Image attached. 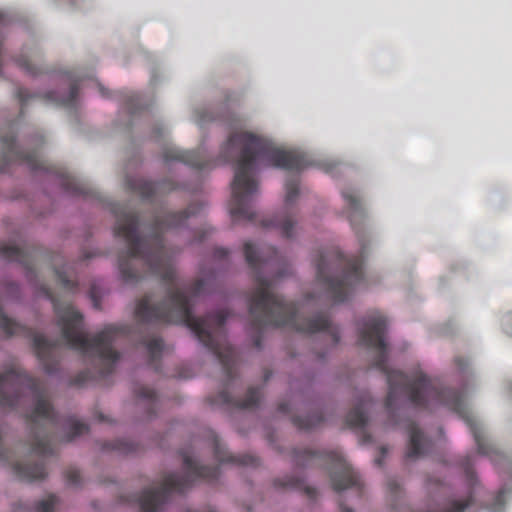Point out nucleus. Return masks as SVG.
I'll use <instances>...</instances> for the list:
<instances>
[{
	"label": "nucleus",
	"mask_w": 512,
	"mask_h": 512,
	"mask_svg": "<svg viewBox=\"0 0 512 512\" xmlns=\"http://www.w3.org/2000/svg\"><path fill=\"white\" fill-rule=\"evenodd\" d=\"M7 291L16 295L19 292V287L16 283L10 282L7 284Z\"/></svg>",
	"instance_id": "obj_40"
},
{
	"label": "nucleus",
	"mask_w": 512,
	"mask_h": 512,
	"mask_svg": "<svg viewBox=\"0 0 512 512\" xmlns=\"http://www.w3.org/2000/svg\"><path fill=\"white\" fill-rule=\"evenodd\" d=\"M58 497L50 494L46 499L40 500L35 506V512H54L58 504Z\"/></svg>",
	"instance_id": "obj_28"
},
{
	"label": "nucleus",
	"mask_w": 512,
	"mask_h": 512,
	"mask_svg": "<svg viewBox=\"0 0 512 512\" xmlns=\"http://www.w3.org/2000/svg\"><path fill=\"white\" fill-rule=\"evenodd\" d=\"M275 484L280 487H287V488H293V489H301L303 487V483L299 479H296L293 477L287 479V481H285V482L277 480L275 482Z\"/></svg>",
	"instance_id": "obj_32"
},
{
	"label": "nucleus",
	"mask_w": 512,
	"mask_h": 512,
	"mask_svg": "<svg viewBox=\"0 0 512 512\" xmlns=\"http://www.w3.org/2000/svg\"><path fill=\"white\" fill-rule=\"evenodd\" d=\"M29 390L35 400V407L27 415L31 433V450L39 456L53 453L49 427L58 424L57 414L46 396L43 383L25 373L20 367L13 365L0 374V407L14 409L19 406L22 392Z\"/></svg>",
	"instance_id": "obj_6"
},
{
	"label": "nucleus",
	"mask_w": 512,
	"mask_h": 512,
	"mask_svg": "<svg viewBox=\"0 0 512 512\" xmlns=\"http://www.w3.org/2000/svg\"><path fill=\"white\" fill-rule=\"evenodd\" d=\"M12 468L14 474L22 480H41L47 476L46 466L43 460L33 464L15 463Z\"/></svg>",
	"instance_id": "obj_18"
},
{
	"label": "nucleus",
	"mask_w": 512,
	"mask_h": 512,
	"mask_svg": "<svg viewBox=\"0 0 512 512\" xmlns=\"http://www.w3.org/2000/svg\"><path fill=\"white\" fill-rule=\"evenodd\" d=\"M134 393L138 399L147 401L149 409L148 414H154V410L157 405V395L155 391L149 387L140 385L135 387Z\"/></svg>",
	"instance_id": "obj_26"
},
{
	"label": "nucleus",
	"mask_w": 512,
	"mask_h": 512,
	"mask_svg": "<svg viewBox=\"0 0 512 512\" xmlns=\"http://www.w3.org/2000/svg\"><path fill=\"white\" fill-rule=\"evenodd\" d=\"M409 433V443L406 452L408 459H416L425 455L430 448V441L424 436L423 432L418 428L416 423L409 421L406 426Z\"/></svg>",
	"instance_id": "obj_17"
},
{
	"label": "nucleus",
	"mask_w": 512,
	"mask_h": 512,
	"mask_svg": "<svg viewBox=\"0 0 512 512\" xmlns=\"http://www.w3.org/2000/svg\"><path fill=\"white\" fill-rule=\"evenodd\" d=\"M504 495H505V491L504 490H500L496 496V502L497 503H501L504 499Z\"/></svg>",
	"instance_id": "obj_43"
},
{
	"label": "nucleus",
	"mask_w": 512,
	"mask_h": 512,
	"mask_svg": "<svg viewBox=\"0 0 512 512\" xmlns=\"http://www.w3.org/2000/svg\"><path fill=\"white\" fill-rule=\"evenodd\" d=\"M79 93V87L77 83H73L70 86L69 92L65 97H59L56 92L51 91L48 92L44 98L47 101L56 103L57 105L65 106V107H72L74 106L77 97Z\"/></svg>",
	"instance_id": "obj_22"
},
{
	"label": "nucleus",
	"mask_w": 512,
	"mask_h": 512,
	"mask_svg": "<svg viewBox=\"0 0 512 512\" xmlns=\"http://www.w3.org/2000/svg\"><path fill=\"white\" fill-rule=\"evenodd\" d=\"M228 255H229V251H228L227 249H224V248H216V249L214 250V257H215L216 259H219V260H221V259H225V258H227V257H228Z\"/></svg>",
	"instance_id": "obj_37"
},
{
	"label": "nucleus",
	"mask_w": 512,
	"mask_h": 512,
	"mask_svg": "<svg viewBox=\"0 0 512 512\" xmlns=\"http://www.w3.org/2000/svg\"><path fill=\"white\" fill-rule=\"evenodd\" d=\"M90 297H91V300H92V303H93V306L95 309H100V299L96 293V289L95 287H92L91 290H90Z\"/></svg>",
	"instance_id": "obj_36"
},
{
	"label": "nucleus",
	"mask_w": 512,
	"mask_h": 512,
	"mask_svg": "<svg viewBox=\"0 0 512 512\" xmlns=\"http://www.w3.org/2000/svg\"><path fill=\"white\" fill-rule=\"evenodd\" d=\"M127 188L137 193L142 199L154 201L156 196L173 191L177 188L176 184L171 180H163L161 182H152L142 178H127Z\"/></svg>",
	"instance_id": "obj_12"
},
{
	"label": "nucleus",
	"mask_w": 512,
	"mask_h": 512,
	"mask_svg": "<svg viewBox=\"0 0 512 512\" xmlns=\"http://www.w3.org/2000/svg\"><path fill=\"white\" fill-rule=\"evenodd\" d=\"M65 477L69 485L79 486L81 484V474L76 468H69L65 473Z\"/></svg>",
	"instance_id": "obj_31"
},
{
	"label": "nucleus",
	"mask_w": 512,
	"mask_h": 512,
	"mask_svg": "<svg viewBox=\"0 0 512 512\" xmlns=\"http://www.w3.org/2000/svg\"><path fill=\"white\" fill-rule=\"evenodd\" d=\"M210 438H211V447L214 451L215 458L222 463H232V464H239L244 466H257L258 465V459L252 455H232L230 454L224 446L221 444L220 440L218 439L217 435L210 431Z\"/></svg>",
	"instance_id": "obj_16"
},
{
	"label": "nucleus",
	"mask_w": 512,
	"mask_h": 512,
	"mask_svg": "<svg viewBox=\"0 0 512 512\" xmlns=\"http://www.w3.org/2000/svg\"><path fill=\"white\" fill-rule=\"evenodd\" d=\"M202 206L191 203L181 211L157 213L150 224V235L141 238L138 234L139 216L126 205L116 204L112 211L116 217L114 235L124 239L127 249L118 258L121 277L126 283H136L150 272L161 278L167 288L166 298L158 304L152 303L151 295L143 296L135 308L139 328L145 325L184 324L197 339L220 361L226 377L222 391L209 396L212 405H228L240 409L258 406L260 388L248 389L244 399L232 396L230 388L237 377V356L235 349L227 342L225 323L230 315L222 309L197 318L192 313L191 298L204 292L205 280L198 279L190 287H181L177 281L172 256L164 245L163 234L169 230L184 227L187 221L200 213Z\"/></svg>",
	"instance_id": "obj_1"
},
{
	"label": "nucleus",
	"mask_w": 512,
	"mask_h": 512,
	"mask_svg": "<svg viewBox=\"0 0 512 512\" xmlns=\"http://www.w3.org/2000/svg\"><path fill=\"white\" fill-rule=\"evenodd\" d=\"M140 343L146 347L149 364L159 371V362L164 350V343L162 338L154 335H143L140 338Z\"/></svg>",
	"instance_id": "obj_20"
},
{
	"label": "nucleus",
	"mask_w": 512,
	"mask_h": 512,
	"mask_svg": "<svg viewBox=\"0 0 512 512\" xmlns=\"http://www.w3.org/2000/svg\"><path fill=\"white\" fill-rule=\"evenodd\" d=\"M317 282L333 303H343L366 286L362 255L346 257L337 248L321 252L315 260Z\"/></svg>",
	"instance_id": "obj_7"
},
{
	"label": "nucleus",
	"mask_w": 512,
	"mask_h": 512,
	"mask_svg": "<svg viewBox=\"0 0 512 512\" xmlns=\"http://www.w3.org/2000/svg\"><path fill=\"white\" fill-rule=\"evenodd\" d=\"M41 291L53 304L57 316V325L61 329L66 344L70 348L97 360L99 377H106L111 374L120 358V354L114 349L113 344L120 337L128 336L130 328L126 325L111 324L89 338L82 330L83 315L79 311L75 310L71 304H61L50 288L42 286Z\"/></svg>",
	"instance_id": "obj_5"
},
{
	"label": "nucleus",
	"mask_w": 512,
	"mask_h": 512,
	"mask_svg": "<svg viewBox=\"0 0 512 512\" xmlns=\"http://www.w3.org/2000/svg\"><path fill=\"white\" fill-rule=\"evenodd\" d=\"M0 141L4 158V163L0 166L1 172L6 171L9 163L23 164L33 172L43 171L55 175L59 178L61 187L72 195L86 196L89 194L88 186L70 175L64 167L48 163L39 156L36 150L22 151L16 143L14 124H9L2 130Z\"/></svg>",
	"instance_id": "obj_9"
},
{
	"label": "nucleus",
	"mask_w": 512,
	"mask_h": 512,
	"mask_svg": "<svg viewBox=\"0 0 512 512\" xmlns=\"http://www.w3.org/2000/svg\"><path fill=\"white\" fill-rule=\"evenodd\" d=\"M507 326L509 328V333L512 335V314L508 316Z\"/></svg>",
	"instance_id": "obj_44"
},
{
	"label": "nucleus",
	"mask_w": 512,
	"mask_h": 512,
	"mask_svg": "<svg viewBox=\"0 0 512 512\" xmlns=\"http://www.w3.org/2000/svg\"><path fill=\"white\" fill-rule=\"evenodd\" d=\"M213 232V229L211 227L204 228L200 231L199 234H197L196 240L197 241H203L208 235H210Z\"/></svg>",
	"instance_id": "obj_38"
},
{
	"label": "nucleus",
	"mask_w": 512,
	"mask_h": 512,
	"mask_svg": "<svg viewBox=\"0 0 512 512\" xmlns=\"http://www.w3.org/2000/svg\"><path fill=\"white\" fill-rule=\"evenodd\" d=\"M340 512H353V510L348 508V507H346V506H344V505H341L340 506Z\"/></svg>",
	"instance_id": "obj_45"
},
{
	"label": "nucleus",
	"mask_w": 512,
	"mask_h": 512,
	"mask_svg": "<svg viewBox=\"0 0 512 512\" xmlns=\"http://www.w3.org/2000/svg\"><path fill=\"white\" fill-rule=\"evenodd\" d=\"M165 162L179 161L198 170L209 169L214 161L200 150H180L175 147H168L163 153Z\"/></svg>",
	"instance_id": "obj_13"
},
{
	"label": "nucleus",
	"mask_w": 512,
	"mask_h": 512,
	"mask_svg": "<svg viewBox=\"0 0 512 512\" xmlns=\"http://www.w3.org/2000/svg\"><path fill=\"white\" fill-rule=\"evenodd\" d=\"M293 457L298 466H308L316 459L324 460L329 465L331 484L337 492L351 487H361L360 476L339 451L315 452L308 449H295Z\"/></svg>",
	"instance_id": "obj_10"
},
{
	"label": "nucleus",
	"mask_w": 512,
	"mask_h": 512,
	"mask_svg": "<svg viewBox=\"0 0 512 512\" xmlns=\"http://www.w3.org/2000/svg\"><path fill=\"white\" fill-rule=\"evenodd\" d=\"M304 492L310 499H314L317 496V490L310 486H305Z\"/></svg>",
	"instance_id": "obj_39"
},
{
	"label": "nucleus",
	"mask_w": 512,
	"mask_h": 512,
	"mask_svg": "<svg viewBox=\"0 0 512 512\" xmlns=\"http://www.w3.org/2000/svg\"><path fill=\"white\" fill-rule=\"evenodd\" d=\"M324 421V417L322 412L314 411L306 416H294L292 418L293 424L301 430H310L318 425H320Z\"/></svg>",
	"instance_id": "obj_23"
},
{
	"label": "nucleus",
	"mask_w": 512,
	"mask_h": 512,
	"mask_svg": "<svg viewBox=\"0 0 512 512\" xmlns=\"http://www.w3.org/2000/svg\"><path fill=\"white\" fill-rule=\"evenodd\" d=\"M90 371L85 370L80 372L72 381V384L74 385H83L86 381H88L91 378Z\"/></svg>",
	"instance_id": "obj_35"
},
{
	"label": "nucleus",
	"mask_w": 512,
	"mask_h": 512,
	"mask_svg": "<svg viewBox=\"0 0 512 512\" xmlns=\"http://www.w3.org/2000/svg\"><path fill=\"white\" fill-rule=\"evenodd\" d=\"M52 263L56 279L61 287L67 291H75L77 283L71 279V267L63 262V257L60 254L55 255L52 259Z\"/></svg>",
	"instance_id": "obj_19"
},
{
	"label": "nucleus",
	"mask_w": 512,
	"mask_h": 512,
	"mask_svg": "<svg viewBox=\"0 0 512 512\" xmlns=\"http://www.w3.org/2000/svg\"><path fill=\"white\" fill-rule=\"evenodd\" d=\"M92 257V255H85V259Z\"/></svg>",
	"instance_id": "obj_50"
},
{
	"label": "nucleus",
	"mask_w": 512,
	"mask_h": 512,
	"mask_svg": "<svg viewBox=\"0 0 512 512\" xmlns=\"http://www.w3.org/2000/svg\"><path fill=\"white\" fill-rule=\"evenodd\" d=\"M138 445L129 439H117L111 442H104L102 449L116 451L120 454H130L137 451Z\"/></svg>",
	"instance_id": "obj_24"
},
{
	"label": "nucleus",
	"mask_w": 512,
	"mask_h": 512,
	"mask_svg": "<svg viewBox=\"0 0 512 512\" xmlns=\"http://www.w3.org/2000/svg\"><path fill=\"white\" fill-rule=\"evenodd\" d=\"M220 158L223 162L236 161L230 201L234 222L256 220L250 201L258 189L253 177L257 161L288 171H300L309 165L304 154L282 149L271 140L246 131H235L229 136L221 148Z\"/></svg>",
	"instance_id": "obj_4"
},
{
	"label": "nucleus",
	"mask_w": 512,
	"mask_h": 512,
	"mask_svg": "<svg viewBox=\"0 0 512 512\" xmlns=\"http://www.w3.org/2000/svg\"><path fill=\"white\" fill-rule=\"evenodd\" d=\"M204 121H205L204 119H200L199 124H202Z\"/></svg>",
	"instance_id": "obj_49"
},
{
	"label": "nucleus",
	"mask_w": 512,
	"mask_h": 512,
	"mask_svg": "<svg viewBox=\"0 0 512 512\" xmlns=\"http://www.w3.org/2000/svg\"><path fill=\"white\" fill-rule=\"evenodd\" d=\"M387 319L379 312L367 315L359 324L358 337L362 346L377 351L373 365L387 377L389 391L385 406L390 417L394 418L400 396L405 397L415 408L431 410L437 406H445L457 413L467 424L472 433L478 452L492 457L497 454L496 448L487 441L481 425L470 413L462 392L441 388L437 381L432 380L422 371L407 375L388 366V351L385 342Z\"/></svg>",
	"instance_id": "obj_2"
},
{
	"label": "nucleus",
	"mask_w": 512,
	"mask_h": 512,
	"mask_svg": "<svg viewBox=\"0 0 512 512\" xmlns=\"http://www.w3.org/2000/svg\"><path fill=\"white\" fill-rule=\"evenodd\" d=\"M254 344L257 348H260L261 346V340H260V336H257L254 340Z\"/></svg>",
	"instance_id": "obj_46"
},
{
	"label": "nucleus",
	"mask_w": 512,
	"mask_h": 512,
	"mask_svg": "<svg viewBox=\"0 0 512 512\" xmlns=\"http://www.w3.org/2000/svg\"><path fill=\"white\" fill-rule=\"evenodd\" d=\"M370 401L368 395H363L360 402L351 409L346 416V424L350 428H364L367 423V415L364 411L365 405Z\"/></svg>",
	"instance_id": "obj_21"
},
{
	"label": "nucleus",
	"mask_w": 512,
	"mask_h": 512,
	"mask_svg": "<svg viewBox=\"0 0 512 512\" xmlns=\"http://www.w3.org/2000/svg\"><path fill=\"white\" fill-rule=\"evenodd\" d=\"M126 108L131 114H135L137 111L141 110V96L138 93H131L126 96Z\"/></svg>",
	"instance_id": "obj_29"
},
{
	"label": "nucleus",
	"mask_w": 512,
	"mask_h": 512,
	"mask_svg": "<svg viewBox=\"0 0 512 512\" xmlns=\"http://www.w3.org/2000/svg\"><path fill=\"white\" fill-rule=\"evenodd\" d=\"M387 487L391 495L397 497L401 493V486L396 479H389Z\"/></svg>",
	"instance_id": "obj_34"
},
{
	"label": "nucleus",
	"mask_w": 512,
	"mask_h": 512,
	"mask_svg": "<svg viewBox=\"0 0 512 512\" xmlns=\"http://www.w3.org/2000/svg\"><path fill=\"white\" fill-rule=\"evenodd\" d=\"M16 96H17L18 100L20 101L21 106L23 108L26 105V103L28 102L29 99L37 97L38 95L30 94L28 92V90H26L24 88H19L17 90Z\"/></svg>",
	"instance_id": "obj_33"
},
{
	"label": "nucleus",
	"mask_w": 512,
	"mask_h": 512,
	"mask_svg": "<svg viewBox=\"0 0 512 512\" xmlns=\"http://www.w3.org/2000/svg\"><path fill=\"white\" fill-rule=\"evenodd\" d=\"M457 365L460 366V367L462 366V364L460 363L459 359H457Z\"/></svg>",
	"instance_id": "obj_48"
},
{
	"label": "nucleus",
	"mask_w": 512,
	"mask_h": 512,
	"mask_svg": "<svg viewBox=\"0 0 512 512\" xmlns=\"http://www.w3.org/2000/svg\"><path fill=\"white\" fill-rule=\"evenodd\" d=\"M278 411L283 414L288 413L290 411L289 404L288 403H280L278 405Z\"/></svg>",
	"instance_id": "obj_41"
},
{
	"label": "nucleus",
	"mask_w": 512,
	"mask_h": 512,
	"mask_svg": "<svg viewBox=\"0 0 512 512\" xmlns=\"http://www.w3.org/2000/svg\"><path fill=\"white\" fill-rule=\"evenodd\" d=\"M460 465L461 467L463 468L465 474H466V477L468 479V481L473 484L474 481H475V475H474V471L472 469V466H473V456L471 455H466L460 462Z\"/></svg>",
	"instance_id": "obj_30"
},
{
	"label": "nucleus",
	"mask_w": 512,
	"mask_h": 512,
	"mask_svg": "<svg viewBox=\"0 0 512 512\" xmlns=\"http://www.w3.org/2000/svg\"><path fill=\"white\" fill-rule=\"evenodd\" d=\"M385 454H386V448H385V447H381V456L375 460V463H376L378 466H381V465H382V463H383V458L385 457Z\"/></svg>",
	"instance_id": "obj_42"
},
{
	"label": "nucleus",
	"mask_w": 512,
	"mask_h": 512,
	"mask_svg": "<svg viewBox=\"0 0 512 512\" xmlns=\"http://www.w3.org/2000/svg\"><path fill=\"white\" fill-rule=\"evenodd\" d=\"M37 59V54L33 53L32 55H20L15 59V62L19 68H21L25 73L31 76L39 75L43 72L42 68L34 63Z\"/></svg>",
	"instance_id": "obj_25"
},
{
	"label": "nucleus",
	"mask_w": 512,
	"mask_h": 512,
	"mask_svg": "<svg viewBox=\"0 0 512 512\" xmlns=\"http://www.w3.org/2000/svg\"><path fill=\"white\" fill-rule=\"evenodd\" d=\"M184 474L169 473L157 488L145 489L138 502L141 512H159L172 493H183L197 480L213 482L219 477V468L198 465L191 456L183 454Z\"/></svg>",
	"instance_id": "obj_8"
},
{
	"label": "nucleus",
	"mask_w": 512,
	"mask_h": 512,
	"mask_svg": "<svg viewBox=\"0 0 512 512\" xmlns=\"http://www.w3.org/2000/svg\"><path fill=\"white\" fill-rule=\"evenodd\" d=\"M285 207L284 211L272 219L262 221L264 227L276 228L280 231L281 235L287 239L293 237V230L295 226V216L293 212L294 204L299 195V180L296 177L287 179L285 183Z\"/></svg>",
	"instance_id": "obj_11"
},
{
	"label": "nucleus",
	"mask_w": 512,
	"mask_h": 512,
	"mask_svg": "<svg viewBox=\"0 0 512 512\" xmlns=\"http://www.w3.org/2000/svg\"><path fill=\"white\" fill-rule=\"evenodd\" d=\"M244 256L254 271L256 287L249 297L251 327L260 332L265 327H288L302 333L325 331L333 345L340 340L338 328L334 327L324 313L302 318L293 302H287L274 292V279L291 273V267L276 248L269 246L260 251L251 242L244 244Z\"/></svg>",
	"instance_id": "obj_3"
},
{
	"label": "nucleus",
	"mask_w": 512,
	"mask_h": 512,
	"mask_svg": "<svg viewBox=\"0 0 512 512\" xmlns=\"http://www.w3.org/2000/svg\"><path fill=\"white\" fill-rule=\"evenodd\" d=\"M68 425V435H67V441L73 440L75 437L83 435L88 432V426L80 422L76 419L70 418L67 422Z\"/></svg>",
	"instance_id": "obj_27"
},
{
	"label": "nucleus",
	"mask_w": 512,
	"mask_h": 512,
	"mask_svg": "<svg viewBox=\"0 0 512 512\" xmlns=\"http://www.w3.org/2000/svg\"><path fill=\"white\" fill-rule=\"evenodd\" d=\"M99 90H100V93L102 96H104V97L107 96L106 90L103 87H100Z\"/></svg>",
	"instance_id": "obj_47"
},
{
	"label": "nucleus",
	"mask_w": 512,
	"mask_h": 512,
	"mask_svg": "<svg viewBox=\"0 0 512 512\" xmlns=\"http://www.w3.org/2000/svg\"><path fill=\"white\" fill-rule=\"evenodd\" d=\"M342 196H343L344 201L347 206L349 221L359 239V242H360V245L362 248L361 253L363 254L364 250H365V243H364L361 229L358 226L362 225L364 222V219H365L364 210L362 208L359 198L357 197V195L355 194L354 191L344 190L342 192Z\"/></svg>",
	"instance_id": "obj_15"
},
{
	"label": "nucleus",
	"mask_w": 512,
	"mask_h": 512,
	"mask_svg": "<svg viewBox=\"0 0 512 512\" xmlns=\"http://www.w3.org/2000/svg\"><path fill=\"white\" fill-rule=\"evenodd\" d=\"M38 250L34 247L21 249L12 244L3 243L0 245V257L10 262H17L27 270L29 277L33 273L34 261Z\"/></svg>",
	"instance_id": "obj_14"
}]
</instances>
